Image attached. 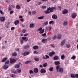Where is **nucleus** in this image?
Returning <instances> with one entry per match:
<instances>
[{
  "mask_svg": "<svg viewBox=\"0 0 78 78\" xmlns=\"http://www.w3.org/2000/svg\"><path fill=\"white\" fill-rule=\"evenodd\" d=\"M47 10L48 11H50V12H53V10H56V8L55 7H52L51 8L49 7L47 9Z\"/></svg>",
  "mask_w": 78,
  "mask_h": 78,
  "instance_id": "nucleus-1",
  "label": "nucleus"
},
{
  "mask_svg": "<svg viewBox=\"0 0 78 78\" xmlns=\"http://www.w3.org/2000/svg\"><path fill=\"white\" fill-rule=\"evenodd\" d=\"M30 54V51H25L24 53H22V54L23 56H27Z\"/></svg>",
  "mask_w": 78,
  "mask_h": 78,
  "instance_id": "nucleus-2",
  "label": "nucleus"
},
{
  "mask_svg": "<svg viewBox=\"0 0 78 78\" xmlns=\"http://www.w3.org/2000/svg\"><path fill=\"white\" fill-rule=\"evenodd\" d=\"M76 16H77V14L75 13V12H74L72 14V17L73 19H75V17H76Z\"/></svg>",
  "mask_w": 78,
  "mask_h": 78,
  "instance_id": "nucleus-3",
  "label": "nucleus"
},
{
  "mask_svg": "<svg viewBox=\"0 0 78 78\" xmlns=\"http://www.w3.org/2000/svg\"><path fill=\"white\" fill-rule=\"evenodd\" d=\"M16 62V60L14 59H12L10 60V64H13Z\"/></svg>",
  "mask_w": 78,
  "mask_h": 78,
  "instance_id": "nucleus-4",
  "label": "nucleus"
},
{
  "mask_svg": "<svg viewBox=\"0 0 78 78\" xmlns=\"http://www.w3.org/2000/svg\"><path fill=\"white\" fill-rule=\"evenodd\" d=\"M55 53L53 51H52L51 52H50L49 53L50 56H52L53 55H55Z\"/></svg>",
  "mask_w": 78,
  "mask_h": 78,
  "instance_id": "nucleus-5",
  "label": "nucleus"
},
{
  "mask_svg": "<svg viewBox=\"0 0 78 78\" xmlns=\"http://www.w3.org/2000/svg\"><path fill=\"white\" fill-rule=\"evenodd\" d=\"M65 42H66V40H63L62 41V42L60 44V45H61V46L64 45V44H65Z\"/></svg>",
  "mask_w": 78,
  "mask_h": 78,
  "instance_id": "nucleus-6",
  "label": "nucleus"
},
{
  "mask_svg": "<svg viewBox=\"0 0 78 78\" xmlns=\"http://www.w3.org/2000/svg\"><path fill=\"white\" fill-rule=\"evenodd\" d=\"M52 17L53 19H58V17H57V16L56 15H52Z\"/></svg>",
  "mask_w": 78,
  "mask_h": 78,
  "instance_id": "nucleus-7",
  "label": "nucleus"
},
{
  "mask_svg": "<svg viewBox=\"0 0 78 78\" xmlns=\"http://www.w3.org/2000/svg\"><path fill=\"white\" fill-rule=\"evenodd\" d=\"M41 73H46V70L44 69H42L41 70Z\"/></svg>",
  "mask_w": 78,
  "mask_h": 78,
  "instance_id": "nucleus-8",
  "label": "nucleus"
},
{
  "mask_svg": "<svg viewBox=\"0 0 78 78\" xmlns=\"http://www.w3.org/2000/svg\"><path fill=\"white\" fill-rule=\"evenodd\" d=\"M67 12H68V11L66 9H64L62 11L63 14H67Z\"/></svg>",
  "mask_w": 78,
  "mask_h": 78,
  "instance_id": "nucleus-9",
  "label": "nucleus"
},
{
  "mask_svg": "<svg viewBox=\"0 0 78 78\" xmlns=\"http://www.w3.org/2000/svg\"><path fill=\"white\" fill-rule=\"evenodd\" d=\"M59 57L58 56H55L54 58V60H58Z\"/></svg>",
  "mask_w": 78,
  "mask_h": 78,
  "instance_id": "nucleus-10",
  "label": "nucleus"
},
{
  "mask_svg": "<svg viewBox=\"0 0 78 78\" xmlns=\"http://www.w3.org/2000/svg\"><path fill=\"white\" fill-rule=\"evenodd\" d=\"M34 73H37L39 72V69L37 68H35L34 70Z\"/></svg>",
  "mask_w": 78,
  "mask_h": 78,
  "instance_id": "nucleus-11",
  "label": "nucleus"
},
{
  "mask_svg": "<svg viewBox=\"0 0 78 78\" xmlns=\"http://www.w3.org/2000/svg\"><path fill=\"white\" fill-rule=\"evenodd\" d=\"M19 23V20H16L14 21V24L16 25H17Z\"/></svg>",
  "mask_w": 78,
  "mask_h": 78,
  "instance_id": "nucleus-12",
  "label": "nucleus"
},
{
  "mask_svg": "<svg viewBox=\"0 0 78 78\" xmlns=\"http://www.w3.org/2000/svg\"><path fill=\"white\" fill-rule=\"evenodd\" d=\"M3 68L4 69H7L8 68V66L7 65H5L4 66H3Z\"/></svg>",
  "mask_w": 78,
  "mask_h": 78,
  "instance_id": "nucleus-13",
  "label": "nucleus"
},
{
  "mask_svg": "<svg viewBox=\"0 0 78 78\" xmlns=\"http://www.w3.org/2000/svg\"><path fill=\"white\" fill-rule=\"evenodd\" d=\"M62 37H61V35L60 34H58L57 36L58 39H61Z\"/></svg>",
  "mask_w": 78,
  "mask_h": 78,
  "instance_id": "nucleus-14",
  "label": "nucleus"
},
{
  "mask_svg": "<svg viewBox=\"0 0 78 78\" xmlns=\"http://www.w3.org/2000/svg\"><path fill=\"white\" fill-rule=\"evenodd\" d=\"M39 48V46H34L33 47V49L34 50H37Z\"/></svg>",
  "mask_w": 78,
  "mask_h": 78,
  "instance_id": "nucleus-15",
  "label": "nucleus"
},
{
  "mask_svg": "<svg viewBox=\"0 0 78 78\" xmlns=\"http://www.w3.org/2000/svg\"><path fill=\"white\" fill-rule=\"evenodd\" d=\"M5 20V17H2L1 18V22H4Z\"/></svg>",
  "mask_w": 78,
  "mask_h": 78,
  "instance_id": "nucleus-16",
  "label": "nucleus"
},
{
  "mask_svg": "<svg viewBox=\"0 0 78 78\" xmlns=\"http://www.w3.org/2000/svg\"><path fill=\"white\" fill-rule=\"evenodd\" d=\"M43 43H45L47 41V40L46 39H43L42 40Z\"/></svg>",
  "mask_w": 78,
  "mask_h": 78,
  "instance_id": "nucleus-17",
  "label": "nucleus"
},
{
  "mask_svg": "<svg viewBox=\"0 0 78 78\" xmlns=\"http://www.w3.org/2000/svg\"><path fill=\"white\" fill-rule=\"evenodd\" d=\"M30 28H34V24L33 23L30 24Z\"/></svg>",
  "mask_w": 78,
  "mask_h": 78,
  "instance_id": "nucleus-18",
  "label": "nucleus"
},
{
  "mask_svg": "<svg viewBox=\"0 0 78 78\" xmlns=\"http://www.w3.org/2000/svg\"><path fill=\"white\" fill-rule=\"evenodd\" d=\"M59 72L61 73H63V69L62 68H60L59 69V70L58 71Z\"/></svg>",
  "mask_w": 78,
  "mask_h": 78,
  "instance_id": "nucleus-19",
  "label": "nucleus"
},
{
  "mask_svg": "<svg viewBox=\"0 0 78 78\" xmlns=\"http://www.w3.org/2000/svg\"><path fill=\"white\" fill-rule=\"evenodd\" d=\"M24 48H25L26 49L27 48H30V45H26L24 46Z\"/></svg>",
  "mask_w": 78,
  "mask_h": 78,
  "instance_id": "nucleus-20",
  "label": "nucleus"
},
{
  "mask_svg": "<svg viewBox=\"0 0 78 78\" xmlns=\"http://www.w3.org/2000/svg\"><path fill=\"white\" fill-rule=\"evenodd\" d=\"M60 67V66L59 65H57L56 66V69L57 70V72H59L58 69H59V68Z\"/></svg>",
  "mask_w": 78,
  "mask_h": 78,
  "instance_id": "nucleus-21",
  "label": "nucleus"
},
{
  "mask_svg": "<svg viewBox=\"0 0 78 78\" xmlns=\"http://www.w3.org/2000/svg\"><path fill=\"white\" fill-rule=\"evenodd\" d=\"M68 24V22H67V21H64L63 23V25H64V26H66V25H67Z\"/></svg>",
  "mask_w": 78,
  "mask_h": 78,
  "instance_id": "nucleus-22",
  "label": "nucleus"
},
{
  "mask_svg": "<svg viewBox=\"0 0 78 78\" xmlns=\"http://www.w3.org/2000/svg\"><path fill=\"white\" fill-rule=\"evenodd\" d=\"M45 30V29H43L42 30H41L39 32V33L40 34H42V33H44V31Z\"/></svg>",
  "mask_w": 78,
  "mask_h": 78,
  "instance_id": "nucleus-23",
  "label": "nucleus"
},
{
  "mask_svg": "<svg viewBox=\"0 0 78 78\" xmlns=\"http://www.w3.org/2000/svg\"><path fill=\"white\" fill-rule=\"evenodd\" d=\"M49 70L50 72H53V68L52 67H50L49 69Z\"/></svg>",
  "mask_w": 78,
  "mask_h": 78,
  "instance_id": "nucleus-24",
  "label": "nucleus"
},
{
  "mask_svg": "<svg viewBox=\"0 0 78 78\" xmlns=\"http://www.w3.org/2000/svg\"><path fill=\"white\" fill-rule=\"evenodd\" d=\"M55 65H58V64H60V62L58 61L55 62Z\"/></svg>",
  "mask_w": 78,
  "mask_h": 78,
  "instance_id": "nucleus-25",
  "label": "nucleus"
},
{
  "mask_svg": "<svg viewBox=\"0 0 78 78\" xmlns=\"http://www.w3.org/2000/svg\"><path fill=\"white\" fill-rule=\"evenodd\" d=\"M44 16H40V17H38V19H40V20L43 19H44Z\"/></svg>",
  "mask_w": 78,
  "mask_h": 78,
  "instance_id": "nucleus-26",
  "label": "nucleus"
},
{
  "mask_svg": "<svg viewBox=\"0 0 78 78\" xmlns=\"http://www.w3.org/2000/svg\"><path fill=\"white\" fill-rule=\"evenodd\" d=\"M22 39L23 40H25V41H28V38L25 37H22Z\"/></svg>",
  "mask_w": 78,
  "mask_h": 78,
  "instance_id": "nucleus-27",
  "label": "nucleus"
},
{
  "mask_svg": "<svg viewBox=\"0 0 78 78\" xmlns=\"http://www.w3.org/2000/svg\"><path fill=\"white\" fill-rule=\"evenodd\" d=\"M34 60L35 61H37V62H38V61H39V58L36 57L34 58Z\"/></svg>",
  "mask_w": 78,
  "mask_h": 78,
  "instance_id": "nucleus-28",
  "label": "nucleus"
},
{
  "mask_svg": "<svg viewBox=\"0 0 78 78\" xmlns=\"http://www.w3.org/2000/svg\"><path fill=\"white\" fill-rule=\"evenodd\" d=\"M20 67V65H19V64H16L15 66V68H16V69H17V68H19Z\"/></svg>",
  "mask_w": 78,
  "mask_h": 78,
  "instance_id": "nucleus-29",
  "label": "nucleus"
},
{
  "mask_svg": "<svg viewBox=\"0 0 78 78\" xmlns=\"http://www.w3.org/2000/svg\"><path fill=\"white\" fill-rule=\"evenodd\" d=\"M48 21H46L44 22L43 25L44 26H45V25H48Z\"/></svg>",
  "mask_w": 78,
  "mask_h": 78,
  "instance_id": "nucleus-30",
  "label": "nucleus"
},
{
  "mask_svg": "<svg viewBox=\"0 0 78 78\" xmlns=\"http://www.w3.org/2000/svg\"><path fill=\"white\" fill-rule=\"evenodd\" d=\"M76 58V56H75V55L73 56L71 58V59H72L73 60H75V59Z\"/></svg>",
  "mask_w": 78,
  "mask_h": 78,
  "instance_id": "nucleus-31",
  "label": "nucleus"
},
{
  "mask_svg": "<svg viewBox=\"0 0 78 78\" xmlns=\"http://www.w3.org/2000/svg\"><path fill=\"white\" fill-rule=\"evenodd\" d=\"M61 59H64V58H65V56L64 55H62L61 56Z\"/></svg>",
  "mask_w": 78,
  "mask_h": 78,
  "instance_id": "nucleus-32",
  "label": "nucleus"
},
{
  "mask_svg": "<svg viewBox=\"0 0 78 78\" xmlns=\"http://www.w3.org/2000/svg\"><path fill=\"white\" fill-rule=\"evenodd\" d=\"M17 71L18 73H20L21 72V69H17Z\"/></svg>",
  "mask_w": 78,
  "mask_h": 78,
  "instance_id": "nucleus-33",
  "label": "nucleus"
},
{
  "mask_svg": "<svg viewBox=\"0 0 78 78\" xmlns=\"http://www.w3.org/2000/svg\"><path fill=\"white\" fill-rule=\"evenodd\" d=\"M44 12H45L46 14H49L50 13V11L49 10H47V11H45Z\"/></svg>",
  "mask_w": 78,
  "mask_h": 78,
  "instance_id": "nucleus-34",
  "label": "nucleus"
},
{
  "mask_svg": "<svg viewBox=\"0 0 78 78\" xmlns=\"http://www.w3.org/2000/svg\"><path fill=\"white\" fill-rule=\"evenodd\" d=\"M66 47L67 48H69V47H70V44H66Z\"/></svg>",
  "mask_w": 78,
  "mask_h": 78,
  "instance_id": "nucleus-35",
  "label": "nucleus"
},
{
  "mask_svg": "<svg viewBox=\"0 0 78 78\" xmlns=\"http://www.w3.org/2000/svg\"><path fill=\"white\" fill-rule=\"evenodd\" d=\"M71 76L72 78H75V75L73 74H72L71 75Z\"/></svg>",
  "mask_w": 78,
  "mask_h": 78,
  "instance_id": "nucleus-36",
  "label": "nucleus"
},
{
  "mask_svg": "<svg viewBox=\"0 0 78 78\" xmlns=\"http://www.w3.org/2000/svg\"><path fill=\"white\" fill-rule=\"evenodd\" d=\"M31 61L30 60H29V61H26L25 62V64H27L30 62H31Z\"/></svg>",
  "mask_w": 78,
  "mask_h": 78,
  "instance_id": "nucleus-37",
  "label": "nucleus"
},
{
  "mask_svg": "<svg viewBox=\"0 0 78 78\" xmlns=\"http://www.w3.org/2000/svg\"><path fill=\"white\" fill-rule=\"evenodd\" d=\"M6 60H7V58H4L2 60V62H5L6 61Z\"/></svg>",
  "mask_w": 78,
  "mask_h": 78,
  "instance_id": "nucleus-38",
  "label": "nucleus"
},
{
  "mask_svg": "<svg viewBox=\"0 0 78 78\" xmlns=\"http://www.w3.org/2000/svg\"><path fill=\"white\" fill-rule=\"evenodd\" d=\"M12 73H16V71L15 69H13L12 70Z\"/></svg>",
  "mask_w": 78,
  "mask_h": 78,
  "instance_id": "nucleus-39",
  "label": "nucleus"
},
{
  "mask_svg": "<svg viewBox=\"0 0 78 78\" xmlns=\"http://www.w3.org/2000/svg\"><path fill=\"white\" fill-rule=\"evenodd\" d=\"M17 55V53L16 52L13 53V54H12V56H16Z\"/></svg>",
  "mask_w": 78,
  "mask_h": 78,
  "instance_id": "nucleus-40",
  "label": "nucleus"
},
{
  "mask_svg": "<svg viewBox=\"0 0 78 78\" xmlns=\"http://www.w3.org/2000/svg\"><path fill=\"white\" fill-rule=\"evenodd\" d=\"M34 54H36L37 55L39 54V52L37 51H34Z\"/></svg>",
  "mask_w": 78,
  "mask_h": 78,
  "instance_id": "nucleus-41",
  "label": "nucleus"
},
{
  "mask_svg": "<svg viewBox=\"0 0 78 78\" xmlns=\"http://www.w3.org/2000/svg\"><path fill=\"white\" fill-rule=\"evenodd\" d=\"M16 8L17 9H20V6H19V5H17Z\"/></svg>",
  "mask_w": 78,
  "mask_h": 78,
  "instance_id": "nucleus-42",
  "label": "nucleus"
},
{
  "mask_svg": "<svg viewBox=\"0 0 78 78\" xmlns=\"http://www.w3.org/2000/svg\"><path fill=\"white\" fill-rule=\"evenodd\" d=\"M58 9L59 11H61V9H62V7L61 6H58Z\"/></svg>",
  "mask_w": 78,
  "mask_h": 78,
  "instance_id": "nucleus-43",
  "label": "nucleus"
},
{
  "mask_svg": "<svg viewBox=\"0 0 78 78\" xmlns=\"http://www.w3.org/2000/svg\"><path fill=\"white\" fill-rule=\"evenodd\" d=\"M43 67H46L47 66V63H44L43 64Z\"/></svg>",
  "mask_w": 78,
  "mask_h": 78,
  "instance_id": "nucleus-44",
  "label": "nucleus"
},
{
  "mask_svg": "<svg viewBox=\"0 0 78 78\" xmlns=\"http://www.w3.org/2000/svg\"><path fill=\"white\" fill-rule=\"evenodd\" d=\"M49 24H51V23H54V21H51L49 22Z\"/></svg>",
  "mask_w": 78,
  "mask_h": 78,
  "instance_id": "nucleus-45",
  "label": "nucleus"
},
{
  "mask_svg": "<svg viewBox=\"0 0 78 78\" xmlns=\"http://www.w3.org/2000/svg\"><path fill=\"white\" fill-rule=\"evenodd\" d=\"M9 60H7L5 62V64H9Z\"/></svg>",
  "mask_w": 78,
  "mask_h": 78,
  "instance_id": "nucleus-46",
  "label": "nucleus"
},
{
  "mask_svg": "<svg viewBox=\"0 0 78 78\" xmlns=\"http://www.w3.org/2000/svg\"><path fill=\"white\" fill-rule=\"evenodd\" d=\"M41 2H38L37 3L36 5V6H38V5H41Z\"/></svg>",
  "mask_w": 78,
  "mask_h": 78,
  "instance_id": "nucleus-47",
  "label": "nucleus"
},
{
  "mask_svg": "<svg viewBox=\"0 0 78 78\" xmlns=\"http://www.w3.org/2000/svg\"><path fill=\"white\" fill-rule=\"evenodd\" d=\"M29 73L30 74H31V73H33V71L32 70H30L29 71Z\"/></svg>",
  "mask_w": 78,
  "mask_h": 78,
  "instance_id": "nucleus-48",
  "label": "nucleus"
},
{
  "mask_svg": "<svg viewBox=\"0 0 78 78\" xmlns=\"http://www.w3.org/2000/svg\"><path fill=\"white\" fill-rule=\"evenodd\" d=\"M46 8L47 7H46V6H42L41 7V8H42V9H44V8Z\"/></svg>",
  "mask_w": 78,
  "mask_h": 78,
  "instance_id": "nucleus-49",
  "label": "nucleus"
},
{
  "mask_svg": "<svg viewBox=\"0 0 78 78\" xmlns=\"http://www.w3.org/2000/svg\"><path fill=\"white\" fill-rule=\"evenodd\" d=\"M42 36L43 37H44V36H46V33H44L43 34H42Z\"/></svg>",
  "mask_w": 78,
  "mask_h": 78,
  "instance_id": "nucleus-50",
  "label": "nucleus"
},
{
  "mask_svg": "<svg viewBox=\"0 0 78 78\" xmlns=\"http://www.w3.org/2000/svg\"><path fill=\"white\" fill-rule=\"evenodd\" d=\"M42 30V27H40L39 28H38V31H41Z\"/></svg>",
  "mask_w": 78,
  "mask_h": 78,
  "instance_id": "nucleus-51",
  "label": "nucleus"
},
{
  "mask_svg": "<svg viewBox=\"0 0 78 78\" xmlns=\"http://www.w3.org/2000/svg\"><path fill=\"white\" fill-rule=\"evenodd\" d=\"M23 33H26V30L25 29H23Z\"/></svg>",
  "mask_w": 78,
  "mask_h": 78,
  "instance_id": "nucleus-52",
  "label": "nucleus"
},
{
  "mask_svg": "<svg viewBox=\"0 0 78 78\" xmlns=\"http://www.w3.org/2000/svg\"><path fill=\"white\" fill-rule=\"evenodd\" d=\"M13 13H14V11H11L10 12V14H12Z\"/></svg>",
  "mask_w": 78,
  "mask_h": 78,
  "instance_id": "nucleus-53",
  "label": "nucleus"
},
{
  "mask_svg": "<svg viewBox=\"0 0 78 78\" xmlns=\"http://www.w3.org/2000/svg\"><path fill=\"white\" fill-rule=\"evenodd\" d=\"M20 42H21V44H22L23 43V40H20Z\"/></svg>",
  "mask_w": 78,
  "mask_h": 78,
  "instance_id": "nucleus-54",
  "label": "nucleus"
},
{
  "mask_svg": "<svg viewBox=\"0 0 78 78\" xmlns=\"http://www.w3.org/2000/svg\"><path fill=\"white\" fill-rule=\"evenodd\" d=\"M15 50L16 51H19V49L18 48H17Z\"/></svg>",
  "mask_w": 78,
  "mask_h": 78,
  "instance_id": "nucleus-55",
  "label": "nucleus"
},
{
  "mask_svg": "<svg viewBox=\"0 0 78 78\" xmlns=\"http://www.w3.org/2000/svg\"><path fill=\"white\" fill-rule=\"evenodd\" d=\"M45 57L46 58H50V57H49V56H48V55H45Z\"/></svg>",
  "mask_w": 78,
  "mask_h": 78,
  "instance_id": "nucleus-56",
  "label": "nucleus"
},
{
  "mask_svg": "<svg viewBox=\"0 0 78 78\" xmlns=\"http://www.w3.org/2000/svg\"><path fill=\"white\" fill-rule=\"evenodd\" d=\"M51 47H53V48H54L55 47V45L53 44H51Z\"/></svg>",
  "mask_w": 78,
  "mask_h": 78,
  "instance_id": "nucleus-57",
  "label": "nucleus"
},
{
  "mask_svg": "<svg viewBox=\"0 0 78 78\" xmlns=\"http://www.w3.org/2000/svg\"><path fill=\"white\" fill-rule=\"evenodd\" d=\"M56 38V36L55 35L53 38V39H55Z\"/></svg>",
  "mask_w": 78,
  "mask_h": 78,
  "instance_id": "nucleus-58",
  "label": "nucleus"
},
{
  "mask_svg": "<svg viewBox=\"0 0 78 78\" xmlns=\"http://www.w3.org/2000/svg\"><path fill=\"white\" fill-rule=\"evenodd\" d=\"M31 14V12L29 11L28 12V15H29V16H30Z\"/></svg>",
  "mask_w": 78,
  "mask_h": 78,
  "instance_id": "nucleus-59",
  "label": "nucleus"
},
{
  "mask_svg": "<svg viewBox=\"0 0 78 78\" xmlns=\"http://www.w3.org/2000/svg\"><path fill=\"white\" fill-rule=\"evenodd\" d=\"M11 77H14V76H15V75H13V74H12L11 75Z\"/></svg>",
  "mask_w": 78,
  "mask_h": 78,
  "instance_id": "nucleus-60",
  "label": "nucleus"
},
{
  "mask_svg": "<svg viewBox=\"0 0 78 78\" xmlns=\"http://www.w3.org/2000/svg\"><path fill=\"white\" fill-rule=\"evenodd\" d=\"M36 11H33V12H32V14H36Z\"/></svg>",
  "mask_w": 78,
  "mask_h": 78,
  "instance_id": "nucleus-61",
  "label": "nucleus"
},
{
  "mask_svg": "<svg viewBox=\"0 0 78 78\" xmlns=\"http://www.w3.org/2000/svg\"><path fill=\"white\" fill-rule=\"evenodd\" d=\"M29 34L28 33L27 34H24V36H28V35Z\"/></svg>",
  "mask_w": 78,
  "mask_h": 78,
  "instance_id": "nucleus-62",
  "label": "nucleus"
},
{
  "mask_svg": "<svg viewBox=\"0 0 78 78\" xmlns=\"http://www.w3.org/2000/svg\"><path fill=\"white\" fill-rule=\"evenodd\" d=\"M51 30V27H49V31H50Z\"/></svg>",
  "mask_w": 78,
  "mask_h": 78,
  "instance_id": "nucleus-63",
  "label": "nucleus"
},
{
  "mask_svg": "<svg viewBox=\"0 0 78 78\" xmlns=\"http://www.w3.org/2000/svg\"><path fill=\"white\" fill-rule=\"evenodd\" d=\"M75 76L77 78H78V74H76L75 75Z\"/></svg>",
  "mask_w": 78,
  "mask_h": 78,
  "instance_id": "nucleus-64",
  "label": "nucleus"
}]
</instances>
